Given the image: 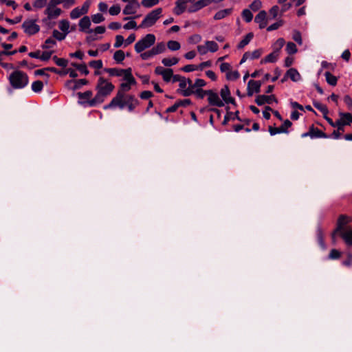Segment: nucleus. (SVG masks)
I'll return each instance as SVG.
<instances>
[{"instance_id": "obj_23", "label": "nucleus", "mask_w": 352, "mask_h": 352, "mask_svg": "<svg viewBox=\"0 0 352 352\" xmlns=\"http://www.w3.org/2000/svg\"><path fill=\"white\" fill-rule=\"evenodd\" d=\"M287 76H289L293 82H298L302 79V77L298 70L295 68H290L287 72Z\"/></svg>"}, {"instance_id": "obj_45", "label": "nucleus", "mask_w": 352, "mask_h": 352, "mask_svg": "<svg viewBox=\"0 0 352 352\" xmlns=\"http://www.w3.org/2000/svg\"><path fill=\"white\" fill-rule=\"evenodd\" d=\"M56 42L52 37L47 38L45 43L41 45V48L43 50H47L50 48L52 46L55 45Z\"/></svg>"}, {"instance_id": "obj_4", "label": "nucleus", "mask_w": 352, "mask_h": 352, "mask_svg": "<svg viewBox=\"0 0 352 352\" xmlns=\"http://www.w3.org/2000/svg\"><path fill=\"white\" fill-rule=\"evenodd\" d=\"M133 97V95L132 94H127L124 96H122V95H119V96H115L112 98L111 102L104 106V109H114L116 107H118L120 109H124L125 107L127 108V110L129 111V107L132 104V100L129 98Z\"/></svg>"}, {"instance_id": "obj_60", "label": "nucleus", "mask_w": 352, "mask_h": 352, "mask_svg": "<svg viewBox=\"0 0 352 352\" xmlns=\"http://www.w3.org/2000/svg\"><path fill=\"white\" fill-rule=\"evenodd\" d=\"M345 123L344 122V120H342V119H338L336 120V122H335V127H337L338 128V131H340L341 132H344V126H345Z\"/></svg>"}, {"instance_id": "obj_19", "label": "nucleus", "mask_w": 352, "mask_h": 352, "mask_svg": "<svg viewBox=\"0 0 352 352\" xmlns=\"http://www.w3.org/2000/svg\"><path fill=\"white\" fill-rule=\"evenodd\" d=\"M188 2L192 1L190 0H177L175 3L176 6L174 8V13L177 15L182 14L186 8V4Z\"/></svg>"}, {"instance_id": "obj_24", "label": "nucleus", "mask_w": 352, "mask_h": 352, "mask_svg": "<svg viewBox=\"0 0 352 352\" xmlns=\"http://www.w3.org/2000/svg\"><path fill=\"white\" fill-rule=\"evenodd\" d=\"M279 56V53L278 52V50H274L269 54L267 56L265 57L264 59L261 60V63H275L276 62L278 57Z\"/></svg>"}, {"instance_id": "obj_32", "label": "nucleus", "mask_w": 352, "mask_h": 352, "mask_svg": "<svg viewBox=\"0 0 352 352\" xmlns=\"http://www.w3.org/2000/svg\"><path fill=\"white\" fill-rule=\"evenodd\" d=\"M74 85L72 86V91L80 89L83 85L89 84V81L85 78L74 80Z\"/></svg>"}, {"instance_id": "obj_61", "label": "nucleus", "mask_w": 352, "mask_h": 352, "mask_svg": "<svg viewBox=\"0 0 352 352\" xmlns=\"http://www.w3.org/2000/svg\"><path fill=\"white\" fill-rule=\"evenodd\" d=\"M124 37L122 35H117L116 36V42L113 44L114 47L119 48L122 46L124 43Z\"/></svg>"}, {"instance_id": "obj_47", "label": "nucleus", "mask_w": 352, "mask_h": 352, "mask_svg": "<svg viewBox=\"0 0 352 352\" xmlns=\"http://www.w3.org/2000/svg\"><path fill=\"white\" fill-rule=\"evenodd\" d=\"M173 74V70L172 69L167 68L166 69V72H164V74H162V76L163 78V80L165 82H168L172 78Z\"/></svg>"}, {"instance_id": "obj_9", "label": "nucleus", "mask_w": 352, "mask_h": 352, "mask_svg": "<svg viewBox=\"0 0 352 352\" xmlns=\"http://www.w3.org/2000/svg\"><path fill=\"white\" fill-rule=\"evenodd\" d=\"M208 101L210 105L218 107L224 106V102L220 99L219 95L213 90H208Z\"/></svg>"}, {"instance_id": "obj_8", "label": "nucleus", "mask_w": 352, "mask_h": 352, "mask_svg": "<svg viewBox=\"0 0 352 352\" xmlns=\"http://www.w3.org/2000/svg\"><path fill=\"white\" fill-rule=\"evenodd\" d=\"M349 222V217L345 214H341L339 216L337 221L336 228L331 234L333 239L335 238L336 234H339L344 230V226Z\"/></svg>"}, {"instance_id": "obj_40", "label": "nucleus", "mask_w": 352, "mask_h": 352, "mask_svg": "<svg viewBox=\"0 0 352 352\" xmlns=\"http://www.w3.org/2000/svg\"><path fill=\"white\" fill-rule=\"evenodd\" d=\"M279 12V7L278 6H274L270 10H269V20H274L276 19V16H278Z\"/></svg>"}, {"instance_id": "obj_39", "label": "nucleus", "mask_w": 352, "mask_h": 352, "mask_svg": "<svg viewBox=\"0 0 352 352\" xmlns=\"http://www.w3.org/2000/svg\"><path fill=\"white\" fill-rule=\"evenodd\" d=\"M124 57H125L124 52L121 50L116 51L113 54V59L118 63H122L124 60Z\"/></svg>"}, {"instance_id": "obj_33", "label": "nucleus", "mask_w": 352, "mask_h": 352, "mask_svg": "<svg viewBox=\"0 0 352 352\" xmlns=\"http://www.w3.org/2000/svg\"><path fill=\"white\" fill-rule=\"evenodd\" d=\"M317 241L320 248L324 250L326 248V246L323 238V232L320 227H318L317 228Z\"/></svg>"}, {"instance_id": "obj_38", "label": "nucleus", "mask_w": 352, "mask_h": 352, "mask_svg": "<svg viewBox=\"0 0 352 352\" xmlns=\"http://www.w3.org/2000/svg\"><path fill=\"white\" fill-rule=\"evenodd\" d=\"M266 20H269L267 12L265 10H261L255 16L254 22H264Z\"/></svg>"}, {"instance_id": "obj_43", "label": "nucleus", "mask_w": 352, "mask_h": 352, "mask_svg": "<svg viewBox=\"0 0 352 352\" xmlns=\"http://www.w3.org/2000/svg\"><path fill=\"white\" fill-rule=\"evenodd\" d=\"M206 45L207 46L208 50L211 52H215L219 50L217 43L212 41H207L206 42Z\"/></svg>"}, {"instance_id": "obj_10", "label": "nucleus", "mask_w": 352, "mask_h": 352, "mask_svg": "<svg viewBox=\"0 0 352 352\" xmlns=\"http://www.w3.org/2000/svg\"><path fill=\"white\" fill-rule=\"evenodd\" d=\"M261 85L262 82L260 80H249L247 87V95L248 96H252L254 93H259L261 91Z\"/></svg>"}, {"instance_id": "obj_62", "label": "nucleus", "mask_w": 352, "mask_h": 352, "mask_svg": "<svg viewBox=\"0 0 352 352\" xmlns=\"http://www.w3.org/2000/svg\"><path fill=\"white\" fill-rule=\"evenodd\" d=\"M285 45V40L282 38H278L276 43L274 44V50H278V52H280V49Z\"/></svg>"}, {"instance_id": "obj_42", "label": "nucleus", "mask_w": 352, "mask_h": 352, "mask_svg": "<svg viewBox=\"0 0 352 352\" xmlns=\"http://www.w3.org/2000/svg\"><path fill=\"white\" fill-rule=\"evenodd\" d=\"M168 48L171 51H177L180 49L181 45L178 41H169L167 43Z\"/></svg>"}, {"instance_id": "obj_20", "label": "nucleus", "mask_w": 352, "mask_h": 352, "mask_svg": "<svg viewBox=\"0 0 352 352\" xmlns=\"http://www.w3.org/2000/svg\"><path fill=\"white\" fill-rule=\"evenodd\" d=\"M212 3L211 0H199L194 5L189 8V12H192L200 10L201 8L207 6Z\"/></svg>"}, {"instance_id": "obj_28", "label": "nucleus", "mask_w": 352, "mask_h": 352, "mask_svg": "<svg viewBox=\"0 0 352 352\" xmlns=\"http://www.w3.org/2000/svg\"><path fill=\"white\" fill-rule=\"evenodd\" d=\"M339 234L348 246H352V230L348 232L343 231Z\"/></svg>"}, {"instance_id": "obj_44", "label": "nucleus", "mask_w": 352, "mask_h": 352, "mask_svg": "<svg viewBox=\"0 0 352 352\" xmlns=\"http://www.w3.org/2000/svg\"><path fill=\"white\" fill-rule=\"evenodd\" d=\"M287 52L292 55L297 52L298 49L295 43L292 42H288L286 46Z\"/></svg>"}, {"instance_id": "obj_30", "label": "nucleus", "mask_w": 352, "mask_h": 352, "mask_svg": "<svg viewBox=\"0 0 352 352\" xmlns=\"http://www.w3.org/2000/svg\"><path fill=\"white\" fill-rule=\"evenodd\" d=\"M231 12H232L231 8L221 10L215 14V15L214 16V20H221V19H223L225 16L230 14Z\"/></svg>"}, {"instance_id": "obj_49", "label": "nucleus", "mask_w": 352, "mask_h": 352, "mask_svg": "<svg viewBox=\"0 0 352 352\" xmlns=\"http://www.w3.org/2000/svg\"><path fill=\"white\" fill-rule=\"evenodd\" d=\"M240 77V74L238 71L228 72L226 74V78L229 80H235Z\"/></svg>"}, {"instance_id": "obj_11", "label": "nucleus", "mask_w": 352, "mask_h": 352, "mask_svg": "<svg viewBox=\"0 0 352 352\" xmlns=\"http://www.w3.org/2000/svg\"><path fill=\"white\" fill-rule=\"evenodd\" d=\"M273 102H278V100L274 95H258L255 99V102L258 106H262L265 104H271Z\"/></svg>"}, {"instance_id": "obj_25", "label": "nucleus", "mask_w": 352, "mask_h": 352, "mask_svg": "<svg viewBox=\"0 0 352 352\" xmlns=\"http://www.w3.org/2000/svg\"><path fill=\"white\" fill-rule=\"evenodd\" d=\"M138 23H124L123 28L125 30H138L140 28H147L151 26L153 23H140V25Z\"/></svg>"}, {"instance_id": "obj_46", "label": "nucleus", "mask_w": 352, "mask_h": 352, "mask_svg": "<svg viewBox=\"0 0 352 352\" xmlns=\"http://www.w3.org/2000/svg\"><path fill=\"white\" fill-rule=\"evenodd\" d=\"M341 256V252L336 250L332 249L328 256L329 260H337Z\"/></svg>"}, {"instance_id": "obj_14", "label": "nucleus", "mask_w": 352, "mask_h": 352, "mask_svg": "<svg viewBox=\"0 0 352 352\" xmlns=\"http://www.w3.org/2000/svg\"><path fill=\"white\" fill-rule=\"evenodd\" d=\"M162 9L159 8L150 12L142 22H155L160 18Z\"/></svg>"}, {"instance_id": "obj_5", "label": "nucleus", "mask_w": 352, "mask_h": 352, "mask_svg": "<svg viewBox=\"0 0 352 352\" xmlns=\"http://www.w3.org/2000/svg\"><path fill=\"white\" fill-rule=\"evenodd\" d=\"M155 36L153 34H148L135 44V50L137 53H141L147 48L153 45L155 43Z\"/></svg>"}, {"instance_id": "obj_63", "label": "nucleus", "mask_w": 352, "mask_h": 352, "mask_svg": "<svg viewBox=\"0 0 352 352\" xmlns=\"http://www.w3.org/2000/svg\"><path fill=\"white\" fill-rule=\"evenodd\" d=\"M206 82L204 79L197 78L195 80L194 87L196 89H201V87L206 86Z\"/></svg>"}, {"instance_id": "obj_1", "label": "nucleus", "mask_w": 352, "mask_h": 352, "mask_svg": "<svg viewBox=\"0 0 352 352\" xmlns=\"http://www.w3.org/2000/svg\"><path fill=\"white\" fill-rule=\"evenodd\" d=\"M115 89V86L110 82H108L104 78L100 77L96 86L97 94L94 98L87 101H78V103L84 107H96L98 104L102 103L104 98L109 96Z\"/></svg>"}, {"instance_id": "obj_52", "label": "nucleus", "mask_w": 352, "mask_h": 352, "mask_svg": "<svg viewBox=\"0 0 352 352\" xmlns=\"http://www.w3.org/2000/svg\"><path fill=\"white\" fill-rule=\"evenodd\" d=\"M52 54L53 51H46V50H45V51L41 53L40 60L45 62L48 61L51 58Z\"/></svg>"}, {"instance_id": "obj_64", "label": "nucleus", "mask_w": 352, "mask_h": 352, "mask_svg": "<svg viewBox=\"0 0 352 352\" xmlns=\"http://www.w3.org/2000/svg\"><path fill=\"white\" fill-rule=\"evenodd\" d=\"M153 96V94L151 91H143L140 93V97L143 100H147Z\"/></svg>"}, {"instance_id": "obj_13", "label": "nucleus", "mask_w": 352, "mask_h": 352, "mask_svg": "<svg viewBox=\"0 0 352 352\" xmlns=\"http://www.w3.org/2000/svg\"><path fill=\"white\" fill-rule=\"evenodd\" d=\"M21 27L24 32L30 36L36 34L40 30V27L37 23H22Z\"/></svg>"}, {"instance_id": "obj_37", "label": "nucleus", "mask_w": 352, "mask_h": 352, "mask_svg": "<svg viewBox=\"0 0 352 352\" xmlns=\"http://www.w3.org/2000/svg\"><path fill=\"white\" fill-rule=\"evenodd\" d=\"M339 115L340 116V119L344 120V122L345 123L346 125H350L352 121L351 113L340 112Z\"/></svg>"}, {"instance_id": "obj_18", "label": "nucleus", "mask_w": 352, "mask_h": 352, "mask_svg": "<svg viewBox=\"0 0 352 352\" xmlns=\"http://www.w3.org/2000/svg\"><path fill=\"white\" fill-rule=\"evenodd\" d=\"M45 14L47 15V19H54L59 16L62 12L60 8L56 7H49L45 10Z\"/></svg>"}, {"instance_id": "obj_50", "label": "nucleus", "mask_w": 352, "mask_h": 352, "mask_svg": "<svg viewBox=\"0 0 352 352\" xmlns=\"http://www.w3.org/2000/svg\"><path fill=\"white\" fill-rule=\"evenodd\" d=\"M292 38L298 45H302V36H301V33L299 31H298V30L293 31Z\"/></svg>"}, {"instance_id": "obj_12", "label": "nucleus", "mask_w": 352, "mask_h": 352, "mask_svg": "<svg viewBox=\"0 0 352 352\" xmlns=\"http://www.w3.org/2000/svg\"><path fill=\"white\" fill-rule=\"evenodd\" d=\"M220 95L223 102L226 104H232L234 106L236 105L235 99L230 96V91L227 85H224V87L221 89Z\"/></svg>"}, {"instance_id": "obj_35", "label": "nucleus", "mask_w": 352, "mask_h": 352, "mask_svg": "<svg viewBox=\"0 0 352 352\" xmlns=\"http://www.w3.org/2000/svg\"><path fill=\"white\" fill-rule=\"evenodd\" d=\"M313 105L316 109L320 111L323 114V116H326L328 114L329 111L326 105H324L320 102L316 101H314L313 102Z\"/></svg>"}, {"instance_id": "obj_57", "label": "nucleus", "mask_w": 352, "mask_h": 352, "mask_svg": "<svg viewBox=\"0 0 352 352\" xmlns=\"http://www.w3.org/2000/svg\"><path fill=\"white\" fill-rule=\"evenodd\" d=\"M120 11L121 8L118 4L113 5L109 10V14L112 16L118 15L120 12Z\"/></svg>"}, {"instance_id": "obj_41", "label": "nucleus", "mask_w": 352, "mask_h": 352, "mask_svg": "<svg viewBox=\"0 0 352 352\" xmlns=\"http://www.w3.org/2000/svg\"><path fill=\"white\" fill-rule=\"evenodd\" d=\"M241 16L245 22H251L253 19V14L249 9L243 10Z\"/></svg>"}, {"instance_id": "obj_36", "label": "nucleus", "mask_w": 352, "mask_h": 352, "mask_svg": "<svg viewBox=\"0 0 352 352\" xmlns=\"http://www.w3.org/2000/svg\"><path fill=\"white\" fill-rule=\"evenodd\" d=\"M31 88L34 92L39 93L43 89V82L41 80H36L32 82Z\"/></svg>"}, {"instance_id": "obj_15", "label": "nucleus", "mask_w": 352, "mask_h": 352, "mask_svg": "<svg viewBox=\"0 0 352 352\" xmlns=\"http://www.w3.org/2000/svg\"><path fill=\"white\" fill-rule=\"evenodd\" d=\"M139 6L140 5L136 0H131L124 8L123 14L125 15L134 14L135 12L136 8H138Z\"/></svg>"}, {"instance_id": "obj_16", "label": "nucleus", "mask_w": 352, "mask_h": 352, "mask_svg": "<svg viewBox=\"0 0 352 352\" xmlns=\"http://www.w3.org/2000/svg\"><path fill=\"white\" fill-rule=\"evenodd\" d=\"M311 139L314 138H329V135L320 130L318 128L311 125L309 128Z\"/></svg>"}, {"instance_id": "obj_21", "label": "nucleus", "mask_w": 352, "mask_h": 352, "mask_svg": "<svg viewBox=\"0 0 352 352\" xmlns=\"http://www.w3.org/2000/svg\"><path fill=\"white\" fill-rule=\"evenodd\" d=\"M104 72L108 73L111 76H124L126 69L104 68Z\"/></svg>"}, {"instance_id": "obj_54", "label": "nucleus", "mask_w": 352, "mask_h": 352, "mask_svg": "<svg viewBox=\"0 0 352 352\" xmlns=\"http://www.w3.org/2000/svg\"><path fill=\"white\" fill-rule=\"evenodd\" d=\"M159 3V0H142V5L145 8H151Z\"/></svg>"}, {"instance_id": "obj_31", "label": "nucleus", "mask_w": 352, "mask_h": 352, "mask_svg": "<svg viewBox=\"0 0 352 352\" xmlns=\"http://www.w3.org/2000/svg\"><path fill=\"white\" fill-rule=\"evenodd\" d=\"M76 95L79 99L78 101H87L90 100L89 98L92 96L93 92L91 90H88L83 93L78 92Z\"/></svg>"}, {"instance_id": "obj_58", "label": "nucleus", "mask_w": 352, "mask_h": 352, "mask_svg": "<svg viewBox=\"0 0 352 352\" xmlns=\"http://www.w3.org/2000/svg\"><path fill=\"white\" fill-rule=\"evenodd\" d=\"M261 6H262V3L260 0H254L250 5V8L254 11V12H256L258 11L261 8Z\"/></svg>"}, {"instance_id": "obj_27", "label": "nucleus", "mask_w": 352, "mask_h": 352, "mask_svg": "<svg viewBox=\"0 0 352 352\" xmlns=\"http://www.w3.org/2000/svg\"><path fill=\"white\" fill-rule=\"evenodd\" d=\"M131 87L129 85V84L125 82L120 84V87L116 93V95L115 96H119V95H122V96H124L127 95L126 94L129 91H130Z\"/></svg>"}, {"instance_id": "obj_6", "label": "nucleus", "mask_w": 352, "mask_h": 352, "mask_svg": "<svg viewBox=\"0 0 352 352\" xmlns=\"http://www.w3.org/2000/svg\"><path fill=\"white\" fill-rule=\"evenodd\" d=\"M91 3V0L85 1L83 3L82 6L81 7V8H79L78 7H77L72 10V12H70V17L72 19H76L79 18L82 15L87 14L89 10Z\"/></svg>"}, {"instance_id": "obj_59", "label": "nucleus", "mask_w": 352, "mask_h": 352, "mask_svg": "<svg viewBox=\"0 0 352 352\" xmlns=\"http://www.w3.org/2000/svg\"><path fill=\"white\" fill-rule=\"evenodd\" d=\"M155 50L157 54L164 52L166 50V45L164 42L158 43L155 47H153Z\"/></svg>"}, {"instance_id": "obj_56", "label": "nucleus", "mask_w": 352, "mask_h": 352, "mask_svg": "<svg viewBox=\"0 0 352 352\" xmlns=\"http://www.w3.org/2000/svg\"><path fill=\"white\" fill-rule=\"evenodd\" d=\"M70 23H59L58 28L61 30L63 34L67 36L71 30H69Z\"/></svg>"}, {"instance_id": "obj_55", "label": "nucleus", "mask_w": 352, "mask_h": 352, "mask_svg": "<svg viewBox=\"0 0 352 352\" xmlns=\"http://www.w3.org/2000/svg\"><path fill=\"white\" fill-rule=\"evenodd\" d=\"M208 90H204L203 89H196L194 91V94L199 99H203L205 96H208Z\"/></svg>"}, {"instance_id": "obj_7", "label": "nucleus", "mask_w": 352, "mask_h": 352, "mask_svg": "<svg viewBox=\"0 0 352 352\" xmlns=\"http://www.w3.org/2000/svg\"><path fill=\"white\" fill-rule=\"evenodd\" d=\"M292 125V122L289 120H285L280 126L273 127L269 126L268 131L271 135H275L278 133H288L287 129Z\"/></svg>"}, {"instance_id": "obj_3", "label": "nucleus", "mask_w": 352, "mask_h": 352, "mask_svg": "<svg viewBox=\"0 0 352 352\" xmlns=\"http://www.w3.org/2000/svg\"><path fill=\"white\" fill-rule=\"evenodd\" d=\"M91 23H78L79 31L88 34L86 36V41L88 43L101 38L98 34H104L106 31V28L103 25L91 28Z\"/></svg>"}, {"instance_id": "obj_34", "label": "nucleus", "mask_w": 352, "mask_h": 352, "mask_svg": "<svg viewBox=\"0 0 352 352\" xmlns=\"http://www.w3.org/2000/svg\"><path fill=\"white\" fill-rule=\"evenodd\" d=\"M179 60V58L176 57L172 58H164L162 60V63L166 67H171L178 63Z\"/></svg>"}, {"instance_id": "obj_17", "label": "nucleus", "mask_w": 352, "mask_h": 352, "mask_svg": "<svg viewBox=\"0 0 352 352\" xmlns=\"http://www.w3.org/2000/svg\"><path fill=\"white\" fill-rule=\"evenodd\" d=\"M187 85H188V87L184 90L177 89V92L181 94L183 96L188 97L194 94V91L195 90V87H194V83H192V80L190 78L187 79Z\"/></svg>"}, {"instance_id": "obj_51", "label": "nucleus", "mask_w": 352, "mask_h": 352, "mask_svg": "<svg viewBox=\"0 0 352 352\" xmlns=\"http://www.w3.org/2000/svg\"><path fill=\"white\" fill-rule=\"evenodd\" d=\"M89 65L91 67H93L96 69H99L102 68L103 64L102 61L101 60H91L89 63Z\"/></svg>"}, {"instance_id": "obj_26", "label": "nucleus", "mask_w": 352, "mask_h": 352, "mask_svg": "<svg viewBox=\"0 0 352 352\" xmlns=\"http://www.w3.org/2000/svg\"><path fill=\"white\" fill-rule=\"evenodd\" d=\"M254 37L253 32H249L245 35V36L239 43L237 45L238 49H243L245 46H246L251 41V40Z\"/></svg>"}, {"instance_id": "obj_22", "label": "nucleus", "mask_w": 352, "mask_h": 352, "mask_svg": "<svg viewBox=\"0 0 352 352\" xmlns=\"http://www.w3.org/2000/svg\"><path fill=\"white\" fill-rule=\"evenodd\" d=\"M123 79L129 84L131 87V86L135 85L137 84L136 80L132 75V69L131 67L126 69V72L123 76Z\"/></svg>"}, {"instance_id": "obj_53", "label": "nucleus", "mask_w": 352, "mask_h": 352, "mask_svg": "<svg viewBox=\"0 0 352 352\" xmlns=\"http://www.w3.org/2000/svg\"><path fill=\"white\" fill-rule=\"evenodd\" d=\"M132 100V104L129 107V112H133L135 109L140 104V101L133 95V97L130 98Z\"/></svg>"}, {"instance_id": "obj_2", "label": "nucleus", "mask_w": 352, "mask_h": 352, "mask_svg": "<svg viewBox=\"0 0 352 352\" xmlns=\"http://www.w3.org/2000/svg\"><path fill=\"white\" fill-rule=\"evenodd\" d=\"M8 80L12 88L22 89L28 85L29 77L24 72L16 69L10 74Z\"/></svg>"}, {"instance_id": "obj_48", "label": "nucleus", "mask_w": 352, "mask_h": 352, "mask_svg": "<svg viewBox=\"0 0 352 352\" xmlns=\"http://www.w3.org/2000/svg\"><path fill=\"white\" fill-rule=\"evenodd\" d=\"M52 37L59 41L64 40L66 37L65 34H63L62 32H59L58 30L54 29L52 31Z\"/></svg>"}, {"instance_id": "obj_29", "label": "nucleus", "mask_w": 352, "mask_h": 352, "mask_svg": "<svg viewBox=\"0 0 352 352\" xmlns=\"http://www.w3.org/2000/svg\"><path fill=\"white\" fill-rule=\"evenodd\" d=\"M324 76L327 82L331 86H336L338 82V78L333 76L330 72H325Z\"/></svg>"}]
</instances>
